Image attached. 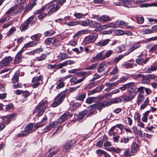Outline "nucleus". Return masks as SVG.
<instances>
[{"label": "nucleus", "instance_id": "nucleus-27", "mask_svg": "<svg viewBox=\"0 0 157 157\" xmlns=\"http://www.w3.org/2000/svg\"><path fill=\"white\" fill-rule=\"evenodd\" d=\"M91 22H92V20H86V21H81L80 22H79V24L82 26H86L88 25L90 26Z\"/></svg>", "mask_w": 157, "mask_h": 157}, {"label": "nucleus", "instance_id": "nucleus-31", "mask_svg": "<svg viewBox=\"0 0 157 157\" xmlns=\"http://www.w3.org/2000/svg\"><path fill=\"white\" fill-rule=\"evenodd\" d=\"M138 149V146L136 143H133L131 148V153H133L137 152Z\"/></svg>", "mask_w": 157, "mask_h": 157}, {"label": "nucleus", "instance_id": "nucleus-56", "mask_svg": "<svg viewBox=\"0 0 157 157\" xmlns=\"http://www.w3.org/2000/svg\"><path fill=\"white\" fill-rule=\"evenodd\" d=\"M134 118L137 121V122H139L140 121L141 119L140 115L138 113H136L135 114Z\"/></svg>", "mask_w": 157, "mask_h": 157}, {"label": "nucleus", "instance_id": "nucleus-42", "mask_svg": "<svg viewBox=\"0 0 157 157\" xmlns=\"http://www.w3.org/2000/svg\"><path fill=\"white\" fill-rule=\"evenodd\" d=\"M118 84V81H117L112 83L110 82H106L105 83V85L108 87V88H109L112 86H114Z\"/></svg>", "mask_w": 157, "mask_h": 157}, {"label": "nucleus", "instance_id": "nucleus-60", "mask_svg": "<svg viewBox=\"0 0 157 157\" xmlns=\"http://www.w3.org/2000/svg\"><path fill=\"white\" fill-rule=\"evenodd\" d=\"M79 70L78 69H74L73 70H71L69 71L68 72L69 73H73L78 74L79 72Z\"/></svg>", "mask_w": 157, "mask_h": 157}, {"label": "nucleus", "instance_id": "nucleus-29", "mask_svg": "<svg viewBox=\"0 0 157 157\" xmlns=\"http://www.w3.org/2000/svg\"><path fill=\"white\" fill-rule=\"evenodd\" d=\"M28 22V21H26L24 24L21 25L20 29L21 31H23L28 28L29 24Z\"/></svg>", "mask_w": 157, "mask_h": 157}, {"label": "nucleus", "instance_id": "nucleus-11", "mask_svg": "<svg viewBox=\"0 0 157 157\" xmlns=\"http://www.w3.org/2000/svg\"><path fill=\"white\" fill-rule=\"evenodd\" d=\"M48 119L46 117H44L40 122L36 124L35 125V128L34 130H36L39 128L41 127L46 124Z\"/></svg>", "mask_w": 157, "mask_h": 157}, {"label": "nucleus", "instance_id": "nucleus-62", "mask_svg": "<svg viewBox=\"0 0 157 157\" xmlns=\"http://www.w3.org/2000/svg\"><path fill=\"white\" fill-rule=\"evenodd\" d=\"M126 119L127 120H126L125 121L126 122L127 121L128 122V123H126V124H128L129 125H131L132 122V119L129 117H127L126 118Z\"/></svg>", "mask_w": 157, "mask_h": 157}, {"label": "nucleus", "instance_id": "nucleus-59", "mask_svg": "<svg viewBox=\"0 0 157 157\" xmlns=\"http://www.w3.org/2000/svg\"><path fill=\"white\" fill-rule=\"evenodd\" d=\"M115 33L117 35L120 36L124 34V32L121 30H117L115 31Z\"/></svg>", "mask_w": 157, "mask_h": 157}, {"label": "nucleus", "instance_id": "nucleus-4", "mask_svg": "<svg viewBox=\"0 0 157 157\" xmlns=\"http://www.w3.org/2000/svg\"><path fill=\"white\" fill-rule=\"evenodd\" d=\"M43 78L42 76L41 75L33 77L32 80V82L34 83L32 85L33 87V88H36L38 87L40 84V81H42Z\"/></svg>", "mask_w": 157, "mask_h": 157}, {"label": "nucleus", "instance_id": "nucleus-50", "mask_svg": "<svg viewBox=\"0 0 157 157\" xmlns=\"http://www.w3.org/2000/svg\"><path fill=\"white\" fill-rule=\"evenodd\" d=\"M79 24V22L78 21H71L67 23V25L69 26H74L76 25Z\"/></svg>", "mask_w": 157, "mask_h": 157}, {"label": "nucleus", "instance_id": "nucleus-37", "mask_svg": "<svg viewBox=\"0 0 157 157\" xmlns=\"http://www.w3.org/2000/svg\"><path fill=\"white\" fill-rule=\"evenodd\" d=\"M96 107V105H91L89 107V110L90 113L91 114H94L95 113V108Z\"/></svg>", "mask_w": 157, "mask_h": 157}, {"label": "nucleus", "instance_id": "nucleus-35", "mask_svg": "<svg viewBox=\"0 0 157 157\" xmlns=\"http://www.w3.org/2000/svg\"><path fill=\"white\" fill-rule=\"evenodd\" d=\"M110 105V103H109V101H104L103 102L99 103L98 105V106H100L101 107H105L106 106H108Z\"/></svg>", "mask_w": 157, "mask_h": 157}, {"label": "nucleus", "instance_id": "nucleus-33", "mask_svg": "<svg viewBox=\"0 0 157 157\" xmlns=\"http://www.w3.org/2000/svg\"><path fill=\"white\" fill-rule=\"evenodd\" d=\"M19 76V72L18 71L16 72L12 78V80L14 83L17 82L18 81Z\"/></svg>", "mask_w": 157, "mask_h": 157}, {"label": "nucleus", "instance_id": "nucleus-16", "mask_svg": "<svg viewBox=\"0 0 157 157\" xmlns=\"http://www.w3.org/2000/svg\"><path fill=\"white\" fill-rule=\"evenodd\" d=\"M60 6L57 4V3L55 2L54 3H51L48 5V9L49 10H58Z\"/></svg>", "mask_w": 157, "mask_h": 157}, {"label": "nucleus", "instance_id": "nucleus-55", "mask_svg": "<svg viewBox=\"0 0 157 157\" xmlns=\"http://www.w3.org/2000/svg\"><path fill=\"white\" fill-rule=\"evenodd\" d=\"M41 36V35L40 34H37L31 36V38L32 40H38L40 38Z\"/></svg>", "mask_w": 157, "mask_h": 157}, {"label": "nucleus", "instance_id": "nucleus-40", "mask_svg": "<svg viewBox=\"0 0 157 157\" xmlns=\"http://www.w3.org/2000/svg\"><path fill=\"white\" fill-rule=\"evenodd\" d=\"M149 102L148 98H147L144 102V103L141 105L140 109H144L147 106Z\"/></svg>", "mask_w": 157, "mask_h": 157}, {"label": "nucleus", "instance_id": "nucleus-48", "mask_svg": "<svg viewBox=\"0 0 157 157\" xmlns=\"http://www.w3.org/2000/svg\"><path fill=\"white\" fill-rule=\"evenodd\" d=\"M133 155V153L131 152L129 153V151L126 149L123 155V157H130L132 155Z\"/></svg>", "mask_w": 157, "mask_h": 157}, {"label": "nucleus", "instance_id": "nucleus-64", "mask_svg": "<svg viewBox=\"0 0 157 157\" xmlns=\"http://www.w3.org/2000/svg\"><path fill=\"white\" fill-rule=\"evenodd\" d=\"M84 115H82V113H80L79 114L78 116V117L77 119L78 120L81 122L82 121V120L84 118Z\"/></svg>", "mask_w": 157, "mask_h": 157}, {"label": "nucleus", "instance_id": "nucleus-34", "mask_svg": "<svg viewBox=\"0 0 157 157\" xmlns=\"http://www.w3.org/2000/svg\"><path fill=\"white\" fill-rule=\"evenodd\" d=\"M58 59L60 61L67 59L68 57L66 53H60L58 56Z\"/></svg>", "mask_w": 157, "mask_h": 157}, {"label": "nucleus", "instance_id": "nucleus-18", "mask_svg": "<svg viewBox=\"0 0 157 157\" xmlns=\"http://www.w3.org/2000/svg\"><path fill=\"white\" fill-rule=\"evenodd\" d=\"M83 78H80L77 80L76 77H74L71 79L70 80V82L71 83H73L74 84H77L82 82L83 81Z\"/></svg>", "mask_w": 157, "mask_h": 157}, {"label": "nucleus", "instance_id": "nucleus-12", "mask_svg": "<svg viewBox=\"0 0 157 157\" xmlns=\"http://www.w3.org/2000/svg\"><path fill=\"white\" fill-rule=\"evenodd\" d=\"M127 90L130 93H133L134 92L136 87L134 85V83L133 82H131L127 83Z\"/></svg>", "mask_w": 157, "mask_h": 157}, {"label": "nucleus", "instance_id": "nucleus-10", "mask_svg": "<svg viewBox=\"0 0 157 157\" xmlns=\"http://www.w3.org/2000/svg\"><path fill=\"white\" fill-rule=\"evenodd\" d=\"M91 30L88 29H83L78 32L73 36V38H75L81 34H90L91 33Z\"/></svg>", "mask_w": 157, "mask_h": 157}, {"label": "nucleus", "instance_id": "nucleus-24", "mask_svg": "<svg viewBox=\"0 0 157 157\" xmlns=\"http://www.w3.org/2000/svg\"><path fill=\"white\" fill-rule=\"evenodd\" d=\"M140 47V45L139 44H136L131 47L128 50V53L126 55L129 54L130 52H132L134 50L139 48Z\"/></svg>", "mask_w": 157, "mask_h": 157}, {"label": "nucleus", "instance_id": "nucleus-57", "mask_svg": "<svg viewBox=\"0 0 157 157\" xmlns=\"http://www.w3.org/2000/svg\"><path fill=\"white\" fill-rule=\"evenodd\" d=\"M113 51L112 50H109L105 54V55H104V57H105V59L106 58H108L113 53Z\"/></svg>", "mask_w": 157, "mask_h": 157}, {"label": "nucleus", "instance_id": "nucleus-54", "mask_svg": "<svg viewBox=\"0 0 157 157\" xmlns=\"http://www.w3.org/2000/svg\"><path fill=\"white\" fill-rule=\"evenodd\" d=\"M119 70L117 67H116L113 68L112 71L110 72V74L112 75L116 74L119 71Z\"/></svg>", "mask_w": 157, "mask_h": 157}, {"label": "nucleus", "instance_id": "nucleus-1", "mask_svg": "<svg viewBox=\"0 0 157 157\" xmlns=\"http://www.w3.org/2000/svg\"><path fill=\"white\" fill-rule=\"evenodd\" d=\"M98 34L95 33H93L90 35L85 36L83 40L82 43L85 44L94 43L98 39Z\"/></svg>", "mask_w": 157, "mask_h": 157}, {"label": "nucleus", "instance_id": "nucleus-32", "mask_svg": "<svg viewBox=\"0 0 157 157\" xmlns=\"http://www.w3.org/2000/svg\"><path fill=\"white\" fill-rule=\"evenodd\" d=\"M106 64L105 62H102L99 65L98 68V71L99 72L104 71L105 68Z\"/></svg>", "mask_w": 157, "mask_h": 157}, {"label": "nucleus", "instance_id": "nucleus-9", "mask_svg": "<svg viewBox=\"0 0 157 157\" xmlns=\"http://www.w3.org/2000/svg\"><path fill=\"white\" fill-rule=\"evenodd\" d=\"M27 4L26 3H22L16 5L12 7L9 10H23L25 9Z\"/></svg>", "mask_w": 157, "mask_h": 157}, {"label": "nucleus", "instance_id": "nucleus-39", "mask_svg": "<svg viewBox=\"0 0 157 157\" xmlns=\"http://www.w3.org/2000/svg\"><path fill=\"white\" fill-rule=\"evenodd\" d=\"M29 135V133L24 130V131H22L21 133L18 134L17 136L18 137H24L26 136Z\"/></svg>", "mask_w": 157, "mask_h": 157}, {"label": "nucleus", "instance_id": "nucleus-6", "mask_svg": "<svg viewBox=\"0 0 157 157\" xmlns=\"http://www.w3.org/2000/svg\"><path fill=\"white\" fill-rule=\"evenodd\" d=\"M13 59V58L10 56L5 57L0 62V68L8 64Z\"/></svg>", "mask_w": 157, "mask_h": 157}, {"label": "nucleus", "instance_id": "nucleus-44", "mask_svg": "<svg viewBox=\"0 0 157 157\" xmlns=\"http://www.w3.org/2000/svg\"><path fill=\"white\" fill-rule=\"evenodd\" d=\"M142 82L144 84H147L150 82V79L147 77L143 76Z\"/></svg>", "mask_w": 157, "mask_h": 157}, {"label": "nucleus", "instance_id": "nucleus-25", "mask_svg": "<svg viewBox=\"0 0 157 157\" xmlns=\"http://www.w3.org/2000/svg\"><path fill=\"white\" fill-rule=\"evenodd\" d=\"M50 38L51 44H52L56 46H59L60 45V43L59 42L58 39L55 37H52Z\"/></svg>", "mask_w": 157, "mask_h": 157}, {"label": "nucleus", "instance_id": "nucleus-47", "mask_svg": "<svg viewBox=\"0 0 157 157\" xmlns=\"http://www.w3.org/2000/svg\"><path fill=\"white\" fill-rule=\"evenodd\" d=\"M55 33V31L52 30H50L44 33V35L45 36H50L53 35Z\"/></svg>", "mask_w": 157, "mask_h": 157}, {"label": "nucleus", "instance_id": "nucleus-28", "mask_svg": "<svg viewBox=\"0 0 157 157\" xmlns=\"http://www.w3.org/2000/svg\"><path fill=\"white\" fill-rule=\"evenodd\" d=\"M142 33L145 34H151L154 33L153 31L151 29H144L141 30Z\"/></svg>", "mask_w": 157, "mask_h": 157}, {"label": "nucleus", "instance_id": "nucleus-13", "mask_svg": "<svg viewBox=\"0 0 157 157\" xmlns=\"http://www.w3.org/2000/svg\"><path fill=\"white\" fill-rule=\"evenodd\" d=\"M97 20L98 21L100 22H108L111 21L112 19L107 15H103L97 18Z\"/></svg>", "mask_w": 157, "mask_h": 157}, {"label": "nucleus", "instance_id": "nucleus-46", "mask_svg": "<svg viewBox=\"0 0 157 157\" xmlns=\"http://www.w3.org/2000/svg\"><path fill=\"white\" fill-rule=\"evenodd\" d=\"M128 76H122L120 78V80H118V82H124L126 81L128 79Z\"/></svg>", "mask_w": 157, "mask_h": 157}, {"label": "nucleus", "instance_id": "nucleus-14", "mask_svg": "<svg viewBox=\"0 0 157 157\" xmlns=\"http://www.w3.org/2000/svg\"><path fill=\"white\" fill-rule=\"evenodd\" d=\"M69 115L70 113L69 112H66L63 114L58 118V122L59 123L61 124L64 121L66 120L68 116Z\"/></svg>", "mask_w": 157, "mask_h": 157}, {"label": "nucleus", "instance_id": "nucleus-30", "mask_svg": "<svg viewBox=\"0 0 157 157\" xmlns=\"http://www.w3.org/2000/svg\"><path fill=\"white\" fill-rule=\"evenodd\" d=\"M157 70V65H153L151 66V67L148 68L146 71L147 73H151L152 71H155Z\"/></svg>", "mask_w": 157, "mask_h": 157}, {"label": "nucleus", "instance_id": "nucleus-45", "mask_svg": "<svg viewBox=\"0 0 157 157\" xmlns=\"http://www.w3.org/2000/svg\"><path fill=\"white\" fill-rule=\"evenodd\" d=\"M115 23L121 28H122L123 26L126 25L124 22L121 21H115Z\"/></svg>", "mask_w": 157, "mask_h": 157}, {"label": "nucleus", "instance_id": "nucleus-36", "mask_svg": "<svg viewBox=\"0 0 157 157\" xmlns=\"http://www.w3.org/2000/svg\"><path fill=\"white\" fill-rule=\"evenodd\" d=\"M59 83L57 86L56 87V89H60L63 87L64 86V82L61 80H58Z\"/></svg>", "mask_w": 157, "mask_h": 157}, {"label": "nucleus", "instance_id": "nucleus-22", "mask_svg": "<svg viewBox=\"0 0 157 157\" xmlns=\"http://www.w3.org/2000/svg\"><path fill=\"white\" fill-rule=\"evenodd\" d=\"M152 6H157V2H155L152 3H144L141 4H140V7H148Z\"/></svg>", "mask_w": 157, "mask_h": 157}, {"label": "nucleus", "instance_id": "nucleus-8", "mask_svg": "<svg viewBox=\"0 0 157 157\" xmlns=\"http://www.w3.org/2000/svg\"><path fill=\"white\" fill-rule=\"evenodd\" d=\"M90 27L93 28H95L94 31H99L101 30V25L99 23L95 21H92V22L91 23L90 25Z\"/></svg>", "mask_w": 157, "mask_h": 157}, {"label": "nucleus", "instance_id": "nucleus-21", "mask_svg": "<svg viewBox=\"0 0 157 157\" xmlns=\"http://www.w3.org/2000/svg\"><path fill=\"white\" fill-rule=\"evenodd\" d=\"M90 74V71H80L79 72L78 75L79 76L82 77L81 78H83V80L85 79L86 77Z\"/></svg>", "mask_w": 157, "mask_h": 157}, {"label": "nucleus", "instance_id": "nucleus-58", "mask_svg": "<svg viewBox=\"0 0 157 157\" xmlns=\"http://www.w3.org/2000/svg\"><path fill=\"white\" fill-rule=\"evenodd\" d=\"M95 98L94 97H89L86 99V103L89 104H91L94 101Z\"/></svg>", "mask_w": 157, "mask_h": 157}, {"label": "nucleus", "instance_id": "nucleus-7", "mask_svg": "<svg viewBox=\"0 0 157 157\" xmlns=\"http://www.w3.org/2000/svg\"><path fill=\"white\" fill-rule=\"evenodd\" d=\"M24 50L21 49L17 53L15 56V58L14 60V63L15 64L19 63L21 61L22 59V54Z\"/></svg>", "mask_w": 157, "mask_h": 157}, {"label": "nucleus", "instance_id": "nucleus-20", "mask_svg": "<svg viewBox=\"0 0 157 157\" xmlns=\"http://www.w3.org/2000/svg\"><path fill=\"white\" fill-rule=\"evenodd\" d=\"M37 44V43L36 42L34 41L30 42L25 44L22 49H23V50H24L23 48H28L30 47H33L36 45Z\"/></svg>", "mask_w": 157, "mask_h": 157}, {"label": "nucleus", "instance_id": "nucleus-15", "mask_svg": "<svg viewBox=\"0 0 157 157\" xmlns=\"http://www.w3.org/2000/svg\"><path fill=\"white\" fill-rule=\"evenodd\" d=\"M35 128V125L34 126L33 123H30L26 126L25 128V130L27 132H28L29 133V134L30 132L36 130L34 129Z\"/></svg>", "mask_w": 157, "mask_h": 157}, {"label": "nucleus", "instance_id": "nucleus-53", "mask_svg": "<svg viewBox=\"0 0 157 157\" xmlns=\"http://www.w3.org/2000/svg\"><path fill=\"white\" fill-rule=\"evenodd\" d=\"M59 124L57 121H53L51 122L49 124L51 127L56 128L58 126V124Z\"/></svg>", "mask_w": 157, "mask_h": 157}, {"label": "nucleus", "instance_id": "nucleus-51", "mask_svg": "<svg viewBox=\"0 0 157 157\" xmlns=\"http://www.w3.org/2000/svg\"><path fill=\"white\" fill-rule=\"evenodd\" d=\"M16 30V29L15 27H12L8 31L7 36H10L11 34L14 33Z\"/></svg>", "mask_w": 157, "mask_h": 157}, {"label": "nucleus", "instance_id": "nucleus-5", "mask_svg": "<svg viewBox=\"0 0 157 157\" xmlns=\"http://www.w3.org/2000/svg\"><path fill=\"white\" fill-rule=\"evenodd\" d=\"M105 59V57L104 56V52H101L98 53L95 56L92 57L90 60L92 63H93L95 61L98 60H103Z\"/></svg>", "mask_w": 157, "mask_h": 157}, {"label": "nucleus", "instance_id": "nucleus-19", "mask_svg": "<svg viewBox=\"0 0 157 157\" xmlns=\"http://www.w3.org/2000/svg\"><path fill=\"white\" fill-rule=\"evenodd\" d=\"M110 41L109 39H106L102 41H99L97 44V46L99 47H103L107 44Z\"/></svg>", "mask_w": 157, "mask_h": 157}, {"label": "nucleus", "instance_id": "nucleus-26", "mask_svg": "<svg viewBox=\"0 0 157 157\" xmlns=\"http://www.w3.org/2000/svg\"><path fill=\"white\" fill-rule=\"evenodd\" d=\"M73 144L71 141L70 142L65 144L64 146L63 150L65 152L68 151L71 148V146Z\"/></svg>", "mask_w": 157, "mask_h": 157}, {"label": "nucleus", "instance_id": "nucleus-38", "mask_svg": "<svg viewBox=\"0 0 157 157\" xmlns=\"http://www.w3.org/2000/svg\"><path fill=\"white\" fill-rule=\"evenodd\" d=\"M136 17L138 23L139 24H142L144 21V18L141 15H136Z\"/></svg>", "mask_w": 157, "mask_h": 157}, {"label": "nucleus", "instance_id": "nucleus-63", "mask_svg": "<svg viewBox=\"0 0 157 157\" xmlns=\"http://www.w3.org/2000/svg\"><path fill=\"white\" fill-rule=\"evenodd\" d=\"M52 127L50 124L46 126L44 129V131L45 132H47L49 131L51 129Z\"/></svg>", "mask_w": 157, "mask_h": 157}, {"label": "nucleus", "instance_id": "nucleus-49", "mask_svg": "<svg viewBox=\"0 0 157 157\" xmlns=\"http://www.w3.org/2000/svg\"><path fill=\"white\" fill-rule=\"evenodd\" d=\"M149 112V111H147L144 114V116L142 117V121L144 122H147V115L148 113Z\"/></svg>", "mask_w": 157, "mask_h": 157}, {"label": "nucleus", "instance_id": "nucleus-41", "mask_svg": "<svg viewBox=\"0 0 157 157\" xmlns=\"http://www.w3.org/2000/svg\"><path fill=\"white\" fill-rule=\"evenodd\" d=\"M144 100V98L143 96L141 94V93L139 95V96L138 98L137 104L138 105H140L141 103Z\"/></svg>", "mask_w": 157, "mask_h": 157}, {"label": "nucleus", "instance_id": "nucleus-3", "mask_svg": "<svg viewBox=\"0 0 157 157\" xmlns=\"http://www.w3.org/2000/svg\"><path fill=\"white\" fill-rule=\"evenodd\" d=\"M65 95L63 93H60L56 96L55 100L56 101L54 102L52 105V107H56L60 104L64 100Z\"/></svg>", "mask_w": 157, "mask_h": 157}, {"label": "nucleus", "instance_id": "nucleus-23", "mask_svg": "<svg viewBox=\"0 0 157 157\" xmlns=\"http://www.w3.org/2000/svg\"><path fill=\"white\" fill-rule=\"evenodd\" d=\"M122 100L120 98H117L113 99L110 101H109L110 105L112 104H117L121 103L122 102Z\"/></svg>", "mask_w": 157, "mask_h": 157}, {"label": "nucleus", "instance_id": "nucleus-2", "mask_svg": "<svg viewBox=\"0 0 157 157\" xmlns=\"http://www.w3.org/2000/svg\"><path fill=\"white\" fill-rule=\"evenodd\" d=\"M48 101L47 100L44 101L43 102L40 103V104L36 108V110L33 111V113H36L37 110L38 112L37 113V116L40 117L41 116L44 112L45 110V107L46 106Z\"/></svg>", "mask_w": 157, "mask_h": 157}, {"label": "nucleus", "instance_id": "nucleus-17", "mask_svg": "<svg viewBox=\"0 0 157 157\" xmlns=\"http://www.w3.org/2000/svg\"><path fill=\"white\" fill-rule=\"evenodd\" d=\"M135 97V95L129 94L128 95L122 96L121 98H122L124 102H128L131 101Z\"/></svg>", "mask_w": 157, "mask_h": 157}, {"label": "nucleus", "instance_id": "nucleus-61", "mask_svg": "<svg viewBox=\"0 0 157 157\" xmlns=\"http://www.w3.org/2000/svg\"><path fill=\"white\" fill-rule=\"evenodd\" d=\"M74 16L76 18L79 19L82 17H83L85 16V14H83L79 13H77L74 14Z\"/></svg>", "mask_w": 157, "mask_h": 157}, {"label": "nucleus", "instance_id": "nucleus-52", "mask_svg": "<svg viewBox=\"0 0 157 157\" xmlns=\"http://www.w3.org/2000/svg\"><path fill=\"white\" fill-rule=\"evenodd\" d=\"M86 94H82L81 95H80L78 96L77 97H76V99L78 100H83L85 97Z\"/></svg>", "mask_w": 157, "mask_h": 157}, {"label": "nucleus", "instance_id": "nucleus-43", "mask_svg": "<svg viewBox=\"0 0 157 157\" xmlns=\"http://www.w3.org/2000/svg\"><path fill=\"white\" fill-rule=\"evenodd\" d=\"M46 58V56L45 54H43L37 57L36 59L38 61H40L45 59Z\"/></svg>", "mask_w": 157, "mask_h": 157}]
</instances>
